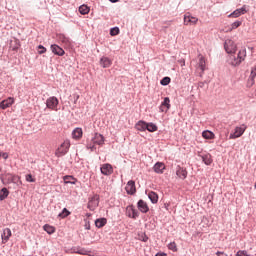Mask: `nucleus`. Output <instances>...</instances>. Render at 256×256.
<instances>
[{
	"label": "nucleus",
	"mask_w": 256,
	"mask_h": 256,
	"mask_svg": "<svg viewBox=\"0 0 256 256\" xmlns=\"http://www.w3.org/2000/svg\"><path fill=\"white\" fill-rule=\"evenodd\" d=\"M126 215L131 219H136L137 217H139V212L135 209L133 205H131V206H127Z\"/></svg>",
	"instance_id": "9d476101"
},
{
	"label": "nucleus",
	"mask_w": 256,
	"mask_h": 256,
	"mask_svg": "<svg viewBox=\"0 0 256 256\" xmlns=\"http://www.w3.org/2000/svg\"><path fill=\"white\" fill-rule=\"evenodd\" d=\"M153 170L155 173H158V174H163V171H165V164H163V162H157L154 167H153Z\"/></svg>",
	"instance_id": "a211bd4d"
},
{
	"label": "nucleus",
	"mask_w": 256,
	"mask_h": 256,
	"mask_svg": "<svg viewBox=\"0 0 256 256\" xmlns=\"http://www.w3.org/2000/svg\"><path fill=\"white\" fill-rule=\"evenodd\" d=\"M13 103H15V98L9 97L6 100L0 102V109H9Z\"/></svg>",
	"instance_id": "ddd939ff"
},
{
	"label": "nucleus",
	"mask_w": 256,
	"mask_h": 256,
	"mask_svg": "<svg viewBox=\"0 0 256 256\" xmlns=\"http://www.w3.org/2000/svg\"><path fill=\"white\" fill-rule=\"evenodd\" d=\"M155 256H167L165 253H157Z\"/></svg>",
	"instance_id": "09e8293b"
},
{
	"label": "nucleus",
	"mask_w": 256,
	"mask_h": 256,
	"mask_svg": "<svg viewBox=\"0 0 256 256\" xmlns=\"http://www.w3.org/2000/svg\"><path fill=\"white\" fill-rule=\"evenodd\" d=\"M110 35H111L112 37H115V35H119V29H118L117 27L112 28V29L110 30Z\"/></svg>",
	"instance_id": "a19ab883"
},
{
	"label": "nucleus",
	"mask_w": 256,
	"mask_h": 256,
	"mask_svg": "<svg viewBox=\"0 0 256 256\" xmlns=\"http://www.w3.org/2000/svg\"><path fill=\"white\" fill-rule=\"evenodd\" d=\"M95 225L96 227H98V229H101V227H105V225H107V219L105 218L97 219L95 221Z\"/></svg>",
	"instance_id": "a878e982"
},
{
	"label": "nucleus",
	"mask_w": 256,
	"mask_h": 256,
	"mask_svg": "<svg viewBox=\"0 0 256 256\" xmlns=\"http://www.w3.org/2000/svg\"><path fill=\"white\" fill-rule=\"evenodd\" d=\"M176 175L179 179H187V170L179 167L176 171Z\"/></svg>",
	"instance_id": "4be33fe9"
},
{
	"label": "nucleus",
	"mask_w": 256,
	"mask_h": 256,
	"mask_svg": "<svg viewBox=\"0 0 256 256\" xmlns=\"http://www.w3.org/2000/svg\"><path fill=\"white\" fill-rule=\"evenodd\" d=\"M13 183H17V181H19V183H21V177L17 176V175H10Z\"/></svg>",
	"instance_id": "79ce46f5"
},
{
	"label": "nucleus",
	"mask_w": 256,
	"mask_h": 256,
	"mask_svg": "<svg viewBox=\"0 0 256 256\" xmlns=\"http://www.w3.org/2000/svg\"><path fill=\"white\" fill-rule=\"evenodd\" d=\"M0 157H2V159L7 160L9 159V154L6 152H0Z\"/></svg>",
	"instance_id": "a18cd8bd"
},
{
	"label": "nucleus",
	"mask_w": 256,
	"mask_h": 256,
	"mask_svg": "<svg viewBox=\"0 0 256 256\" xmlns=\"http://www.w3.org/2000/svg\"><path fill=\"white\" fill-rule=\"evenodd\" d=\"M105 143V137L103 135L96 133L94 137L91 139V143L88 144L89 149L93 151L95 149V145H103Z\"/></svg>",
	"instance_id": "7ed1b4c3"
},
{
	"label": "nucleus",
	"mask_w": 256,
	"mask_h": 256,
	"mask_svg": "<svg viewBox=\"0 0 256 256\" xmlns=\"http://www.w3.org/2000/svg\"><path fill=\"white\" fill-rule=\"evenodd\" d=\"M97 207H99V195H94L88 201V209L95 211Z\"/></svg>",
	"instance_id": "6e6552de"
},
{
	"label": "nucleus",
	"mask_w": 256,
	"mask_h": 256,
	"mask_svg": "<svg viewBox=\"0 0 256 256\" xmlns=\"http://www.w3.org/2000/svg\"><path fill=\"white\" fill-rule=\"evenodd\" d=\"M206 65H207V62L205 60V56H203L202 54H199L198 55L197 69H200V71H201L200 77L203 75V73H205Z\"/></svg>",
	"instance_id": "1a4fd4ad"
},
{
	"label": "nucleus",
	"mask_w": 256,
	"mask_h": 256,
	"mask_svg": "<svg viewBox=\"0 0 256 256\" xmlns=\"http://www.w3.org/2000/svg\"><path fill=\"white\" fill-rule=\"evenodd\" d=\"M89 11L90 9H89V6L87 5H82L79 7V12L81 13V15H87Z\"/></svg>",
	"instance_id": "2f4dec72"
},
{
	"label": "nucleus",
	"mask_w": 256,
	"mask_h": 256,
	"mask_svg": "<svg viewBox=\"0 0 256 256\" xmlns=\"http://www.w3.org/2000/svg\"><path fill=\"white\" fill-rule=\"evenodd\" d=\"M148 197L151 201V203H157L159 201V195H157V193L150 191L148 193Z\"/></svg>",
	"instance_id": "393cba45"
},
{
	"label": "nucleus",
	"mask_w": 256,
	"mask_h": 256,
	"mask_svg": "<svg viewBox=\"0 0 256 256\" xmlns=\"http://www.w3.org/2000/svg\"><path fill=\"white\" fill-rule=\"evenodd\" d=\"M178 63H180L181 67H185V59H180Z\"/></svg>",
	"instance_id": "de8ad7c7"
},
{
	"label": "nucleus",
	"mask_w": 256,
	"mask_h": 256,
	"mask_svg": "<svg viewBox=\"0 0 256 256\" xmlns=\"http://www.w3.org/2000/svg\"><path fill=\"white\" fill-rule=\"evenodd\" d=\"M250 77H251L252 80L255 79V77H256V66L254 68H252Z\"/></svg>",
	"instance_id": "c03bdc74"
},
{
	"label": "nucleus",
	"mask_w": 256,
	"mask_h": 256,
	"mask_svg": "<svg viewBox=\"0 0 256 256\" xmlns=\"http://www.w3.org/2000/svg\"><path fill=\"white\" fill-rule=\"evenodd\" d=\"M58 39L61 43H63L64 45H67V47L71 45V40H69V38H67L64 34L58 35Z\"/></svg>",
	"instance_id": "b1692460"
},
{
	"label": "nucleus",
	"mask_w": 256,
	"mask_h": 256,
	"mask_svg": "<svg viewBox=\"0 0 256 256\" xmlns=\"http://www.w3.org/2000/svg\"><path fill=\"white\" fill-rule=\"evenodd\" d=\"M158 127L154 123H147L146 130L149 131V133H155L157 131Z\"/></svg>",
	"instance_id": "7c9ffc66"
},
{
	"label": "nucleus",
	"mask_w": 256,
	"mask_h": 256,
	"mask_svg": "<svg viewBox=\"0 0 256 256\" xmlns=\"http://www.w3.org/2000/svg\"><path fill=\"white\" fill-rule=\"evenodd\" d=\"M86 229H89V226H86Z\"/></svg>",
	"instance_id": "603ef678"
},
{
	"label": "nucleus",
	"mask_w": 256,
	"mask_h": 256,
	"mask_svg": "<svg viewBox=\"0 0 256 256\" xmlns=\"http://www.w3.org/2000/svg\"><path fill=\"white\" fill-rule=\"evenodd\" d=\"M217 256H228L225 252L218 251L216 252Z\"/></svg>",
	"instance_id": "49530a36"
},
{
	"label": "nucleus",
	"mask_w": 256,
	"mask_h": 256,
	"mask_svg": "<svg viewBox=\"0 0 256 256\" xmlns=\"http://www.w3.org/2000/svg\"><path fill=\"white\" fill-rule=\"evenodd\" d=\"M74 253H78V255H87V250L83 248H74Z\"/></svg>",
	"instance_id": "f704fd0d"
},
{
	"label": "nucleus",
	"mask_w": 256,
	"mask_h": 256,
	"mask_svg": "<svg viewBox=\"0 0 256 256\" xmlns=\"http://www.w3.org/2000/svg\"><path fill=\"white\" fill-rule=\"evenodd\" d=\"M25 179L28 183H35V178H33V175L31 174H27Z\"/></svg>",
	"instance_id": "ea45409f"
},
{
	"label": "nucleus",
	"mask_w": 256,
	"mask_h": 256,
	"mask_svg": "<svg viewBox=\"0 0 256 256\" xmlns=\"http://www.w3.org/2000/svg\"><path fill=\"white\" fill-rule=\"evenodd\" d=\"M241 21H236L234 23L231 24V28L230 31H233L234 29H238V27H241Z\"/></svg>",
	"instance_id": "e433bc0d"
},
{
	"label": "nucleus",
	"mask_w": 256,
	"mask_h": 256,
	"mask_svg": "<svg viewBox=\"0 0 256 256\" xmlns=\"http://www.w3.org/2000/svg\"><path fill=\"white\" fill-rule=\"evenodd\" d=\"M161 85H169L171 83V78L169 77H164L161 81H160Z\"/></svg>",
	"instance_id": "4c0bfd02"
},
{
	"label": "nucleus",
	"mask_w": 256,
	"mask_h": 256,
	"mask_svg": "<svg viewBox=\"0 0 256 256\" xmlns=\"http://www.w3.org/2000/svg\"><path fill=\"white\" fill-rule=\"evenodd\" d=\"M73 139L79 140L81 137H83V129L81 128H75L72 132Z\"/></svg>",
	"instance_id": "412c9836"
},
{
	"label": "nucleus",
	"mask_w": 256,
	"mask_h": 256,
	"mask_svg": "<svg viewBox=\"0 0 256 256\" xmlns=\"http://www.w3.org/2000/svg\"><path fill=\"white\" fill-rule=\"evenodd\" d=\"M38 53H39V55H43V53H47V48H45L43 45H39Z\"/></svg>",
	"instance_id": "58836bf2"
},
{
	"label": "nucleus",
	"mask_w": 256,
	"mask_h": 256,
	"mask_svg": "<svg viewBox=\"0 0 256 256\" xmlns=\"http://www.w3.org/2000/svg\"><path fill=\"white\" fill-rule=\"evenodd\" d=\"M247 58V50L245 48H242L239 50L237 55L230 54L228 58V63L229 65H232V67H239L243 61Z\"/></svg>",
	"instance_id": "f257e3e1"
},
{
	"label": "nucleus",
	"mask_w": 256,
	"mask_h": 256,
	"mask_svg": "<svg viewBox=\"0 0 256 256\" xmlns=\"http://www.w3.org/2000/svg\"><path fill=\"white\" fill-rule=\"evenodd\" d=\"M202 161L205 163V165H211V163H213V158L211 154H206L202 156Z\"/></svg>",
	"instance_id": "bb28decb"
},
{
	"label": "nucleus",
	"mask_w": 256,
	"mask_h": 256,
	"mask_svg": "<svg viewBox=\"0 0 256 256\" xmlns=\"http://www.w3.org/2000/svg\"><path fill=\"white\" fill-rule=\"evenodd\" d=\"M69 215H71V212H69L67 208H64L62 212L59 214V217H61L62 219H65V217H69Z\"/></svg>",
	"instance_id": "72a5a7b5"
},
{
	"label": "nucleus",
	"mask_w": 256,
	"mask_h": 256,
	"mask_svg": "<svg viewBox=\"0 0 256 256\" xmlns=\"http://www.w3.org/2000/svg\"><path fill=\"white\" fill-rule=\"evenodd\" d=\"M51 50L54 55H58L59 57H63V55H65V50H63V48L59 47L57 44L51 45Z\"/></svg>",
	"instance_id": "2eb2a0df"
},
{
	"label": "nucleus",
	"mask_w": 256,
	"mask_h": 256,
	"mask_svg": "<svg viewBox=\"0 0 256 256\" xmlns=\"http://www.w3.org/2000/svg\"><path fill=\"white\" fill-rule=\"evenodd\" d=\"M169 109H171V100L169 99V97H166L160 105V111L161 113H167Z\"/></svg>",
	"instance_id": "f8f14e48"
},
{
	"label": "nucleus",
	"mask_w": 256,
	"mask_h": 256,
	"mask_svg": "<svg viewBox=\"0 0 256 256\" xmlns=\"http://www.w3.org/2000/svg\"><path fill=\"white\" fill-rule=\"evenodd\" d=\"M224 49L228 55L237 53V44L231 39H227L224 43Z\"/></svg>",
	"instance_id": "20e7f679"
},
{
	"label": "nucleus",
	"mask_w": 256,
	"mask_h": 256,
	"mask_svg": "<svg viewBox=\"0 0 256 256\" xmlns=\"http://www.w3.org/2000/svg\"><path fill=\"white\" fill-rule=\"evenodd\" d=\"M44 231H46V233H48V235H53V233H55V227L49 225V224H45L43 226Z\"/></svg>",
	"instance_id": "c756f323"
},
{
	"label": "nucleus",
	"mask_w": 256,
	"mask_h": 256,
	"mask_svg": "<svg viewBox=\"0 0 256 256\" xmlns=\"http://www.w3.org/2000/svg\"><path fill=\"white\" fill-rule=\"evenodd\" d=\"M126 193H128V195H134V193H136L137 189L135 188V181L130 180L126 187Z\"/></svg>",
	"instance_id": "4468645a"
},
{
	"label": "nucleus",
	"mask_w": 256,
	"mask_h": 256,
	"mask_svg": "<svg viewBox=\"0 0 256 256\" xmlns=\"http://www.w3.org/2000/svg\"><path fill=\"white\" fill-rule=\"evenodd\" d=\"M138 209L141 211V213H148L149 212V206L147 205V202L143 200L138 201Z\"/></svg>",
	"instance_id": "f3484780"
},
{
	"label": "nucleus",
	"mask_w": 256,
	"mask_h": 256,
	"mask_svg": "<svg viewBox=\"0 0 256 256\" xmlns=\"http://www.w3.org/2000/svg\"><path fill=\"white\" fill-rule=\"evenodd\" d=\"M9 197V190L7 188H2L0 190V200L3 201Z\"/></svg>",
	"instance_id": "c85d7f7f"
},
{
	"label": "nucleus",
	"mask_w": 256,
	"mask_h": 256,
	"mask_svg": "<svg viewBox=\"0 0 256 256\" xmlns=\"http://www.w3.org/2000/svg\"><path fill=\"white\" fill-rule=\"evenodd\" d=\"M111 3H117L119 0H110Z\"/></svg>",
	"instance_id": "3c124183"
},
{
	"label": "nucleus",
	"mask_w": 256,
	"mask_h": 256,
	"mask_svg": "<svg viewBox=\"0 0 256 256\" xmlns=\"http://www.w3.org/2000/svg\"><path fill=\"white\" fill-rule=\"evenodd\" d=\"M18 49H19V45H17L14 48H12L13 51H17Z\"/></svg>",
	"instance_id": "8fccbe9b"
},
{
	"label": "nucleus",
	"mask_w": 256,
	"mask_h": 256,
	"mask_svg": "<svg viewBox=\"0 0 256 256\" xmlns=\"http://www.w3.org/2000/svg\"><path fill=\"white\" fill-rule=\"evenodd\" d=\"M247 129V126L242 125V126H237L234 129V133L230 134L229 139H239V137H241V135H243V133H245Z\"/></svg>",
	"instance_id": "423d86ee"
},
{
	"label": "nucleus",
	"mask_w": 256,
	"mask_h": 256,
	"mask_svg": "<svg viewBox=\"0 0 256 256\" xmlns=\"http://www.w3.org/2000/svg\"><path fill=\"white\" fill-rule=\"evenodd\" d=\"M135 129H137V131H147V122L143 120L138 121L135 125Z\"/></svg>",
	"instance_id": "aec40b11"
},
{
	"label": "nucleus",
	"mask_w": 256,
	"mask_h": 256,
	"mask_svg": "<svg viewBox=\"0 0 256 256\" xmlns=\"http://www.w3.org/2000/svg\"><path fill=\"white\" fill-rule=\"evenodd\" d=\"M202 137L204 139H215V134L209 130H205L202 132Z\"/></svg>",
	"instance_id": "cd10ccee"
},
{
	"label": "nucleus",
	"mask_w": 256,
	"mask_h": 256,
	"mask_svg": "<svg viewBox=\"0 0 256 256\" xmlns=\"http://www.w3.org/2000/svg\"><path fill=\"white\" fill-rule=\"evenodd\" d=\"M199 22V18L192 16L191 13H186L184 15V25H196Z\"/></svg>",
	"instance_id": "0eeeda50"
},
{
	"label": "nucleus",
	"mask_w": 256,
	"mask_h": 256,
	"mask_svg": "<svg viewBox=\"0 0 256 256\" xmlns=\"http://www.w3.org/2000/svg\"><path fill=\"white\" fill-rule=\"evenodd\" d=\"M100 65L104 68L107 69V67H111V59L107 57H102L100 60Z\"/></svg>",
	"instance_id": "5701e85b"
},
{
	"label": "nucleus",
	"mask_w": 256,
	"mask_h": 256,
	"mask_svg": "<svg viewBox=\"0 0 256 256\" xmlns=\"http://www.w3.org/2000/svg\"><path fill=\"white\" fill-rule=\"evenodd\" d=\"M58 105H59V99H57V97H55V96L49 97L46 100V107L48 109H51V111H57Z\"/></svg>",
	"instance_id": "39448f33"
},
{
	"label": "nucleus",
	"mask_w": 256,
	"mask_h": 256,
	"mask_svg": "<svg viewBox=\"0 0 256 256\" xmlns=\"http://www.w3.org/2000/svg\"><path fill=\"white\" fill-rule=\"evenodd\" d=\"M1 237H2V243H7V241H9L11 237V229L9 228L4 229Z\"/></svg>",
	"instance_id": "6ab92c4d"
},
{
	"label": "nucleus",
	"mask_w": 256,
	"mask_h": 256,
	"mask_svg": "<svg viewBox=\"0 0 256 256\" xmlns=\"http://www.w3.org/2000/svg\"><path fill=\"white\" fill-rule=\"evenodd\" d=\"M236 256H250V255L247 254V251H245V250H239V251L236 253Z\"/></svg>",
	"instance_id": "37998d69"
},
{
	"label": "nucleus",
	"mask_w": 256,
	"mask_h": 256,
	"mask_svg": "<svg viewBox=\"0 0 256 256\" xmlns=\"http://www.w3.org/2000/svg\"><path fill=\"white\" fill-rule=\"evenodd\" d=\"M64 183L68 184L71 183L72 185H75V181H77L73 176H64Z\"/></svg>",
	"instance_id": "473e14b6"
},
{
	"label": "nucleus",
	"mask_w": 256,
	"mask_h": 256,
	"mask_svg": "<svg viewBox=\"0 0 256 256\" xmlns=\"http://www.w3.org/2000/svg\"><path fill=\"white\" fill-rule=\"evenodd\" d=\"M168 249H170V251H173L174 253H177V243L171 242L170 244H168Z\"/></svg>",
	"instance_id": "c9c22d12"
},
{
	"label": "nucleus",
	"mask_w": 256,
	"mask_h": 256,
	"mask_svg": "<svg viewBox=\"0 0 256 256\" xmlns=\"http://www.w3.org/2000/svg\"><path fill=\"white\" fill-rule=\"evenodd\" d=\"M245 13H247V10L245 9V6H243L242 8L236 9L228 17L237 18V17H241V15H245Z\"/></svg>",
	"instance_id": "dca6fc26"
},
{
	"label": "nucleus",
	"mask_w": 256,
	"mask_h": 256,
	"mask_svg": "<svg viewBox=\"0 0 256 256\" xmlns=\"http://www.w3.org/2000/svg\"><path fill=\"white\" fill-rule=\"evenodd\" d=\"M102 175H113V166L109 163L103 164L100 168Z\"/></svg>",
	"instance_id": "9b49d317"
},
{
	"label": "nucleus",
	"mask_w": 256,
	"mask_h": 256,
	"mask_svg": "<svg viewBox=\"0 0 256 256\" xmlns=\"http://www.w3.org/2000/svg\"><path fill=\"white\" fill-rule=\"evenodd\" d=\"M71 148V141L66 139L63 143L56 149L55 155L56 157H63L69 153V149Z\"/></svg>",
	"instance_id": "f03ea898"
}]
</instances>
